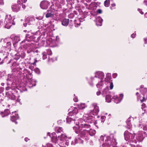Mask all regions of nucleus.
<instances>
[{"mask_svg": "<svg viewBox=\"0 0 147 147\" xmlns=\"http://www.w3.org/2000/svg\"><path fill=\"white\" fill-rule=\"evenodd\" d=\"M92 118V117L88 114H85L83 116V119H78L77 118L75 119L71 117H68L66 119L67 122L69 123L70 122L71 123H74L77 125H80V127L84 128V129L89 130L91 126L88 124L85 123L87 122L88 120Z\"/></svg>", "mask_w": 147, "mask_h": 147, "instance_id": "nucleus-1", "label": "nucleus"}, {"mask_svg": "<svg viewBox=\"0 0 147 147\" xmlns=\"http://www.w3.org/2000/svg\"><path fill=\"white\" fill-rule=\"evenodd\" d=\"M52 141L55 144H58L60 147H67L69 144L68 138L65 134H62L58 137L56 133L53 132L49 135Z\"/></svg>", "mask_w": 147, "mask_h": 147, "instance_id": "nucleus-2", "label": "nucleus"}, {"mask_svg": "<svg viewBox=\"0 0 147 147\" xmlns=\"http://www.w3.org/2000/svg\"><path fill=\"white\" fill-rule=\"evenodd\" d=\"M100 140L103 141L102 147H110L114 146L117 144L116 139L113 138V136H101Z\"/></svg>", "mask_w": 147, "mask_h": 147, "instance_id": "nucleus-3", "label": "nucleus"}, {"mask_svg": "<svg viewBox=\"0 0 147 147\" xmlns=\"http://www.w3.org/2000/svg\"><path fill=\"white\" fill-rule=\"evenodd\" d=\"M104 77L103 73L101 72H98L96 73L95 80L96 81L100 82L96 85L97 88H102V86L103 84V81L102 80Z\"/></svg>", "mask_w": 147, "mask_h": 147, "instance_id": "nucleus-4", "label": "nucleus"}, {"mask_svg": "<svg viewBox=\"0 0 147 147\" xmlns=\"http://www.w3.org/2000/svg\"><path fill=\"white\" fill-rule=\"evenodd\" d=\"M13 21H12V18L11 15H9V16H6L5 22V28L9 29L12 25V24L14 25L15 23L12 22Z\"/></svg>", "mask_w": 147, "mask_h": 147, "instance_id": "nucleus-5", "label": "nucleus"}, {"mask_svg": "<svg viewBox=\"0 0 147 147\" xmlns=\"http://www.w3.org/2000/svg\"><path fill=\"white\" fill-rule=\"evenodd\" d=\"M90 113H92L93 115L94 113L95 114H97L99 111L98 107L97 105L96 104L93 103L92 104L90 107Z\"/></svg>", "mask_w": 147, "mask_h": 147, "instance_id": "nucleus-6", "label": "nucleus"}, {"mask_svg": "<svg viewBox=\"0 0 147 147\" xmlns=\"http://www.w3.org/2000/svg\"><path fill=\"white\" fill-rule=\"evenodd\" d=\"M124 136L125 140L127 141L134 139L135 134H134L130 133L128 131H126L124 133Z\"/></svg>", "mask_w": 147, "mask_h": 147, "instance_id": "nucleus-7", "label": "nucleus"}, {"mask_svg": "<svg viewBox=\"0 0 147 147\" xmlns=\"http://www.w3.org/2000/svg\"><path fill=\"white\" fill-rule=\"evenodd\" d=\"M49 5V3L47 1H43L40 4V6L43 9H47Z\"/></svg>", "mask_w": 147, "mask_h": 147, "instance_id": "nucleus-8", "label": "nucleus"}, {"mask_svg": "<svg viewBox=\"0 0 147 147\" xmlns=\"http://www.w3.org/2000/svg\"><path fill=\"white\" fill-rule=\"evenodd\" d=\"M89 130L83 129L80 133V136L82 138L86 139V137L88 134Z\"/></svg>", "mask_w": 147, "mask_h": 147, "instance_id": "nucleus-9", "label": "nucleus"}, {"mask_svg": "<svg viewBox=\"0 0 147 147\" xmlns=\"http://www.w3.org/2000/svg\"><path fill=\"white\" fill-rule=\"evenodd\" d=\"M21 7V4L18 3L17 4L13 5L12 7V9L13 11H18L20 9Z\"/></svg>", "mask_w": 147, "mask_h": 147, "instance_id": "nucleus-10", "label": "nucleus"}, {"mask_svg": "<svg viewBox=\"0 0 147 147\" xmlns=\"http://www.w3.org/2000/svg\"><path fill=\"white\" fill-rule=\"evenodd\" d=\"M96 20V24L97 25L101 26L102 25V19L100 17H97Z\"/></svg>", "mask_w": 147, "mask_h": 147, "instance_id": "nucleus-11", "label": "nucleus"}, {"mask_svg": "<svg viewBox=\"0 0 147 147\" xmlns=\"http://www.w3.org/2000/svg\"><path fill=\"white\" fill-rule=\"evenodd\" d=\"M78 107L79 109H83L87 107L85 103H81L78 105Z\"/></svg>", "mask_w": 147, "mask_h": 147, "instance_id": "nucleus-12", "label": "nucleus"}, {"mask_svg": "<svg viewBox=\"0 0 147 147\" xmlns=\"http://www.w3.org/2000/svg\"><path fill=\"white\" fill-rule=\"evenodd\" d=\"M80 125L77 127L74 126L73 127V129L76 133L77 134H80L81 131L80 129Z\"/></svg>", "mask_w": 147, "mask_h": 147, "instance_id": "nucleus-13", "label": "nucleus"}, {"mask_svg": "<svg viewBox=\"0 0 147 147\" xmlns=\"http://www.w3.org/2000/svg\"><path fill=\"white\" fill-rule=\"evenodd\" d=\"M18 115L15 114V115H13L11 118V120L13 122H15L16 124L17 123V122L16 120L18 119Z\"/></svg>", "mask_w": 147, "mask_h": 147, "instance_id": "nucleus-14", "label": "nucleus"}, {"mask_svg": "<svg viewBox=\"0 0 147 147\" xmlns=\"http://www.w3.org/2000/svg\"><path fill=\"white\" fill-rule=\"evenodd\" d=\"M130 118H129L127 121V127L128 129H130L132 127V125L131 123Z\"/></svg>", "mask_w": 147, "mask_h": 147, "instance_id": "nucleus-15", "label": "nucleus"}, {"mask_svg": "<svg viewBox=\"0 0 147 147\" xmlns=\"http://www.w3.org/2000/svg\"><path fill=\"white\" fill-rule=\"evenodd\" d=\"M27 20L28 21V24H31L35 20V19L32 16L28 17L27 18Z\"/></svg>", "mask_w": 147, "mask_h": 147, "instance_id": "nucleus-16", "label": "nucleus"}, {"mask_svg": "<svg viewBox=\"0 0 147 147\" xmlns=\"http://www.w3.org/2000/svg\"><path fill=\"white\" fill-rule=\"evenodd\" d=\"M20 39L19 36H16L14 37L13 40V45H14L15 44L18 42L20 40Z\"/></svg>", "mask_w": 147, "mask_h": 147, "instance_id": "nucleus-17", "label": "nucleus"}, {"mask_svg": "<svg viewBox=\"0 0 147 147\" xmlns=\"http://www.w3.org/2000/svg\"><path fill=\"white\" fill-rule=\"evenodd\" d=\"M69 24V20L68 19H65L62 21V24L64 26H66Z\"/></svg>", "mask_w": 147, "mask_h": 147, "instance_id": "nucleus-18", "label": "nucleus"}, {"mask_svg": "<svg viewBox=\"0 0 147 147\" xmlns=\"http://www.w3.org/2000/svg\"><path fill=\"white\" fill-rule=\"evenodd\" d=\"M113 98L114 99L115 102L116 103H118L120 102V100L117 95H114Z\"/></svg>", "mask_w": 147, "mask_h": 147, "instance_id": "nucleus-19", "label": "nucleus"}, {"mask_svg": "<svg viewBox=\"0 0 147 147\" xmlns=\"http://www.w3.org/2000/svg\"><path fill=\"white\" fill-rule=\"evenodd\" d=\"M88 133L91 136H94L96 134V131L95 130L91 129H90L88 131Z\"/></svg>", "mask_w": 147, "mask_h": 147, "instance_id": "nucleus-20", "label": "nucleus"}, {"mask_svg": "<svg viewBox=\"0 0 147 147\" xmlns=\"http://www.w3.org/2000/svg\"><path fill=\"white\" fill-rule=\"evenodd\" d=\"M9 111L8 109L5 110L4 112H1V114L2 115V117H3L6 116H7L9 114Z\"/></svg>", "mask_w": 147, "mask_h": 147, "instance_id": "nucleus-21", "label": "nucleus"}, {"mask_svg": "<svg viewBox=\"0 0 147 147\" xmlns=\"http://www.w3.org/2000/svg\"><path fill=\"white\" fill-rule=\"evenodd\" d=\"M74 108V109L72 111H71L70 110H69V111H70L69 113V115H71L72 113H75V114H76L78 113V109L77 108Z\"/></svg>", "mask_w": 147, "mask_h": 147, "instance_id": "nucleus-22", "label": "nucleus"}, {"mask_svg": "<svg viewBox=\"0 0 147 147\" xmlns=\"http://www.w3.org/2000/svg\"><path fill=\"white\" fill-rule=\"evenodd\" d=\"M105 99L107 102H110L111 100V96L109 94L107 95L106 96Z\"/></svg>", "mask_w": 147, "mask_h": 147, "instance_id": "nucleus-23", "label": "nucleus"}, {"mask_svg": "<svg viewBox=\"0 0 147 147\" xmlns=\"http://www.w3.org/2000/svg\"><path fill=\"white\" fill-rule=\"evenodd\" d=\"M53 12H48L46 14V17L47 18L52 17H53Z\"/></svg>", "mask_w": 147, "mask_h": 147, "instance_id": "nucleus-24", "label": "nucleus"}, {"mask_svg": "<svg viewBox=\"0 0 147 147\" xmlns=\"http://www.w3.org/2000/svg\"><path fill=\"white\" fill-rule=\"evenodd\" d=\"M55 131L57 133H61L62 132L63 129L61 127H57L55 129Z\"/></svg>", "mask_w": 147, "mask_h": 147, "instance_id": "nucleus-25", "label": "nucleus"}, {"mask_svg": "<svg viewBox=\"0 0 147 147\" xmlns=\"http://www.w3.org/2000/svg\"><path fill=\"white\" fill-rule=\"evenodd\" d=\"M104 5L106 7H108L109 6L110 4V1L106 0L104 2Z\"/></svg>", "mask_w": 147, "mask_h": 147, "instance_id": "nucleus-26", "label": "nucleus"}, {"mask_svg": "<svg viewBox=\"0 0 147 147\" xmlns=\"http://www.w3.org/2000/svg\"><path fill=\"white\" fill-rule=\"evenodd\" d=\"M27 1V0H18V3L20 4L22 3H26Z\"/></svg>", "mask_w": 147, "mask_h": 147, "instance_id": "nucleus-27", "label": "nucleus"}, {"mask_svg": "<svg viewBox=\"0 0 147 147\" xmlns=\"http://www.w3.org/2000/svg\"><path fill=\"white\" fill-rule=\"evenodd\" d=\"M108 92V90L107 89H105L102 92V94L104 96H105L106 94H107V92Z\"/></svg>", "mask_w": 147, "mask_h": 147, "instance_id": "nucleus-28", "label": "nucleus"}, {"mask_svg": "<svg viewBox=\"0 0 147 147\" xmlns=\"http://www.w3.org/2000/svg\"><path fill=\"white\" fill-rule=\"evenodd\" d=\"M42 55H43V59H45L47 58V55H46V53L45 52H43L42 53Z\"/></svg>", "mask_w": 147, "mask_h": 147, "instance_id": "nucleus-29", "label": "nucleus"}, {"mask_svg": "<svg viewBox=\"0 0 147 147\" xmlns=\"http://www.w3.org/2000/svg\"><path fill=\"white\" fill-rule=\"evenodd\" d=\"M42 147H53L52 145L50 143H48L45 146H43Z\"/></svg>", "mask_w": 147, "mask_h": 147, "instance_id": "nucleus-30", "label": "nucleus"}, {"mask_svg": "<svg viewBox=\"0 0 147 147\" xmlns=\"http://www.w3.org/2000/svg\"><path fill=\"white\" fill-rule=\"evenodd\" d=\"M35 72L37 74H39L40 73L39 69L38 68H36L34 69Z\"/></svg>", "mask_w": 147, "mask_h": 147, "instance_id": "nucleus-31", "label": "nucleus"}, {"mask_svg": "<svg viewBox=\"0 0 147 147\" xmlns=\"http://www.w3.org/2000/svg\"><path fill=\"white\" fill-rule=\"evenodd\" d=\"M113 84L112 82H111L110 84V88L111 89H112L113 88Z\"/></svg>", "mask_w": 147, "mask_h": 147, "instance_id": "nucleus-32", "label": "nucleus"}, {"mask_svg": "<svg viewBox=\"0 0 147 147\" xmlns=\"http://www.w3.org/2000/svg\"><path fill=\"white\" fill-rule=\"evenodd\" d=\"M123 96V94H120L119 95V97H118V98H119V99H120V101L122 99Z\"/></svg>", "mask_w": 147, "mask_h": 147, "instance_id": "nucleus-33", "label": "nucleus"}, {"mask_svg": "<svg viewBox=\"0 0 147 147\" xmlns=\"http://www.w3.org/2000/svg\"><path fill=\"white\" fill-rule=\"evenodd\" d=\"M47 54L49 55H51L52 54V53L51 52V50H48L47 51Z\"/></svg>", "mask_w": 147, "mask_h": 147, "instance_id": "nucleus-34", "label": "nucleus"}, {"mask_svg": "<svg viewBox=\"0 0 147 147\" xmlns=\"http://www.w3.org/2000/svg\"><path fill=\"white\" fill-rule=\"evenodd\" d=\"M7 45L8 47H10L11 45V42H9L7 43Z\"/></svg>", "mask_w": 147, "mask_h": 147, "instance_id": "nucleus-35", "label": "nucleus"}, {"mask_svg": "<svg viewBox=\"0 0 147 147\" xmlns=\"http://www.w3.org/2000/svg\"><path fill=\"white\" fill-rule=\"evenodd\" d=\"M117 74L116 73H114L113 74V76L114 78H115L117 76Z\"/></svg>", "mask_w": 147, "mask_h": 147, "instance_id": "nucleus-36", "label": "nucleus"}, {"mask_svg": "<svg viewBox=\"0 0 147 147\" xmlns=\"http://www.w3.org/2000/svg\"><path fill=\"white\" fill-rule=\"evenodd\" d=\"M43 18V16H39V17H37L36 18L38 20H41V19H42Z\"/></svg>", "mask_w": 147, "mask_h": 147, "instance_id": "nucleus-37", "label": "nucleus"}, {"mask_svg": "<svg viewBox=\"0 0 147 147\" xmlns=\"http://www.w3.org/2000/svg\"><path fill=\"white\" fill-rule=\"evenodd\" d=\"M97 12L99 13H102V11L101 9H98L97 10Z\"/></svg>", "mask_w": 147, "mask_h": 147, "instance_id": "nucleus-38", "label": "nucleus"}, {"mask_svg": "<svg viewBox=\"0 0 147 147\" xmlns=\"http://www.w3.org/2000/svg\"><path fill=\"white\" fill-rule=\"evenodd\" d=\"M138 11L142 14H143L144 13L142 11V10L140 9H138Z\"/></svg>", "mask_w": 147, "mask_h": 147, "instance_id": "nucleus-39", "label": "nucleus"}, {"mask_svg": "<svg viewBox=\"0 0 147 147\" xmlns=\"http://www.w3.org/2000/svg\"><path fill=\"white\" fill-rule=\"evenodd\" d=\"M100 94H101V92L99 91H98L96 92V94L98 96L99 95H100Z\"/></svg>", "mask_w": 147, "mask_h": 147, "instance_id": "nucleus-40", "label": "nucleus"}, {"mask_svg": "<svg viewBox=\"0 0 147 147\" xmlns=\"http://www.w3.org/2000/svg\"><path fill=\"white\" fill-rule=\"evenodd\" d=\"M74 100L75 102H77L78 101V98H74Z\"/></svg>", "mask_w": 147, "mask_h": 147, "instance_id": "nucleus-41", "label": "nucleus"}, {"mask_svg": "<svg viewBox=\"0 0 147 147\" xmlns=\"http://www.w3.org/2000/svg\"><path fill=\"white\" fill-rule=\"evenodd\" d=\"M135 34L134 33L132 35H131V37L132 38H134V36H135Z\"/></svg>", "mask_w": 147, "mask_h": 147, "instance_id": "nucleus-42", "label": "nucleus"}, {"mask_svg": "<svg viewBox=\"0 0 147 147\" xmlns=\"http://www.w3.org/2000/svg\"><path fill=\"white\" fill-rule=\"evenodd\" d=\"M144 40L145 41V43H147V38H144Z\"/></svg>", "mask_w": 147, "mask_h": 147, "instance_id": "nucleus-43", "label": "nucleus"}, {"mask_svg": "<svg viewBox=\"0 0 147 147\" xmlns=\"http://www.w3.org/2000/svg\"><path fill=\"white\" fill-rule=\"evenodd\" d=\"M22 8H23V9H25V8L26 7V6L25 5H24V4H22Z\"/></svg>", "mask_w": 147, "mask_h": 147, "instance_id": "nucleus-44", "label": "nucleus"}, {"mask_svg": "<svg viewBox=\"0 0 147 147\" xmlns=\"http://www.w3.org/2000/svg\"><path fill=\"white\" fill-rule=\"evenodd\" d=\"M131 147H135V145L133 144H130Z\"/></svg>", "mask_w": 147, "mask_h": 147, "instance_id": "nucleus-45", "label": "nucleus"}, {"mask_svg": "<svg viewBox=\"0 0 147 147\" xmlns=\"http://www.w3.org/2000/svg\"><path fill=\"white\" fill-rule=\"evenodd\" d=\"M138 92H137L136 93V95L138 96V98H141V97H139L138 96Z\"/></svg>", "mask_w": 147, "mask_h": 147, "instance_id": "nucleus-46", "label": "nucleus"}, {"mask_svg": "<svg viewBox=\"0 0 147 147\" xmlns=\"http://www.w3.org/2000/svg\"><path fill=\"white\" fill-rule=\"evenodd\" d=\"M75 142H76V143H78L79 142V141L77 139H76L75 140Z\"/></svg>", "mask_w": 147, "mask_h": 147, "instance_id": "nucleus-47", "label": "nucleus"}, {"mask_svg": "<svg viewBox=\"0 0 147 147\" xmlns=\"http://www.w3.org/2000/svg\"><path fill=\"white\" fill-rule=\"evenodd\" d=\"M75 26L76 27H78L79 26H80V25L78 24H76Z\"/></svg>", "mask_w": 147, "mask_h": 147, "instance_id": "nucleus-48", "label": "nucleus"}, {"mask_svg": "<svg viewBox=\"0 0 147 147\" xmlns=\"http://www.w3.org/2000/svg\"><path fill=\"white\" fill-rule=\"evenodd\" d=\"M37 61L36 60H35V62L33 63V65H36V62Z\"/></svg>", "mask_w": 147, "mask_h": 147, "instance_id": "nucleus-49", "label": "nucleus"}, {"mask_svg": "<svg viewBox=\"0 0 147 147\" xmlns=\"http://www.w3.org/2000/svg\"><path fill=\"white\" fill-rule=\"evenodd\" d=\"M111 6L113 7H115V4H111Z\"/></svg>", "mask_w": 147, "mask_h": 147, "instance_id": "nucleus-50", "label": "nucleus"}, {"mask_svg": "<svg viewBox=\"0 0 147 147\" xmlns=\"http://www.w3.org/2000/svg\"><path fill=\"white\" fill-rule=\"evenodd\" d=\"M28 139L27 138H26L25 139V140L26 142L28 141Z\"/></svg>", "mask_w": 147, "mask_h": 147, "instance_id": "nucleus-51", "label": "nucleus"}, {"mask_svg": "<svg viewBox=\"0 0 147 147\" xmlns=\"http://www.w3.org/2000/svg\"><path fill=\"white\" fill-rule=\"evenodd\" d=\"M145 17L146 18H147V13H146L145 14Z\"/></svg>", "mask_w": 147, "mask_h": 147, "instance_id": "nucleus-52", "label": "nucleus"}, {"mask_svg": "<svg viewBox=\"0 0 147 147\" xmlns=\"http://www.w3.org/2000/svg\"><path fill=\"white\" fill-rule=\"evenodd\" d=\"M105 116H102V117H101V119H104L105 118Z\"/></svg>", "mask_w": 147, "mask_h": 147, "instance_id": "nucleus-53", "label": "nucleus"}, {"mask_svg": "<svg viewBox=\"0 0 147 147\" xmlns=\"http://www.w3.org/2000/svg\"><path fill=\"white\" fill-rule=\"evenodd\" d=\"M136 147H141L139 145H137Z\"/></svg>", "mask_w": 147, "mask_h": 147, "instance_id": "nucleus-54", "label": "nucleus"}, {"mask_svg": "<svg viewBox=\"0 0 147 147\" xmlns=\"http://www.w3.org/2000/svg\"><path fill=\"white\" fill-rule=\"evenodd\" d=\"M24 26H26V24H24Z\"/></svg>", "mask_w": 147, "mask_h": 147, "instance_id": "nucleus-55", "label": "nucleus"}, {"mask_svg": "<svg viewBox=\"0 0 147 147\" xmlns=\"http://www.w3.org/2000/svg\"><path fill=\"white\" fill-rule=\"evenodd\" d=\"M92 119H92H89L88 120V121H89V120H90L91 119ZM88 121V120L87 122H89V121Z\"/></svg>", "mask_w": 147, "mask_h": 147, "instance_id": "nucleus-56", "label": "nucleus"}, {"mask_svg": "<svg viewBox=\"0 0 147 147\" xmlns=\"http://www.w3.org/2000/svg\"><path fill=\"white\" fill-rule=\"evenodd\" d=\"M24 55V57L25 56V54H23Z\"/></svg>", "mask_w": 147, "mask_h": 147, "instance_id": "nucleus-57", "label": "nucleus"}, {"mask_svg": "<svg viewBox=\"0 0 147 147\" xmlns=\"http://www.w3.org/2000/svg\"><path fill=\"white\" fill-rule=\"evenodd\" d=\"M143 90H146V89H144Z\"/></svg>", "mask_w": 147, "mask_h": 147, "instance_id": "nucleus-58", "label": "nucleus"}, {"mask_svg": "<svg viewBox=\"0 0 147 147\" xmlns=\"http://www.w3.org/2000/svg\"><path fill=\"white\" fill-rule=\"evenodd\" d=\"M122 147H125V146H123Z\"/></svg>", "mask_w": 147, "mask_h": 147, "instance_id": "nucleus-59", "label": "nucleus"}]
</instances>
